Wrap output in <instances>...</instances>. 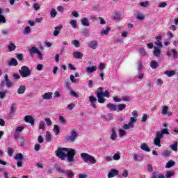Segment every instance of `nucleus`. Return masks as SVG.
<instances>
[{"label":"nucleus","mask_w":178,"mask_h":178,"mask_svg":"<svg viewBox=\"0 0 178 178\" xmlns=\"http://www.w3.org/2000/svg\"><path fill=\"white\" fill-rule=\"evenodd\" d=\"M88 47L92 48V49H97V47H98V41L92 40L88 43Z\"/></svg>","instance_id":"obj_14"},{"label":"nucleus","mask_w":178,"mask_h":178,"mask_svg":"<svg viewBox=\"0 0 178 178\" xmlns=\"http://www.w3.org/2000/svg\"><path fill=\"white\" fill-rule=\"evenodd\" d=\"M72 44L74 45L76 48H79L80 47V42L77 40H74L72 42Z\"/></svg>","instance_id":"obj_44"},{"label":"nucleus","mask_w":178,"mask_h":178,"mask_svg":"<svg viewBox=\"0 0 178 178\" xmlns=\"http://www.w3.org/2000/svg\"><path fill=\"white\" fill-rule=\"evenodd\" d=\"M10 52H12V51H15L16 49V45H15L14 43L10 42V44L8 47Z\"/></svg>","instance_id":"obj_34"},{"label":"nucleus","mask_w":178,"mask_h":178,"mask_svg":"<svg viewBox=\"0 0 178 178\" xmlns=\"http://www.w3.org/2000/svg\"><path fill=\"white\" fill-rule=\"evenodd\" d=\"M122 101H124L125 102H130V101H131V98L129 96H122Z\"/></svg>","instance_id":"obj_40"},{"label":"nucleus","mask_w":178,"mask_h":178,"mask_svg":"<svg viewBox=\"0 0 178 178\" xmlns=\"http://www.w3.org/2000/svg\"><path fill=\"white\" fill-rule=\"evenodd\" d=\"M6 97V91L0 92V98L3 99Z\"/></svg>","instance_id":"obj_58"},{"label":"nucleus","mask_w":178,"mask_h":178,"mask_svg":"<svg viewBox=\"0 0 178 178\" xmlns=\"http://www.w3.org/2000/svg\"><path fill=\"white\" fill-rule=\"evenodd\" d=\"M111 31V27L107 26L105 29H103L101 32L102 35H108Z\"/></svg>","instance_id":"obj_28"},{"label":"nucleus","mask_w":178,"mask_h":178,"mask_svg":"<svg viewBox=\"0 0 178 178\" xmlns=\"http://www.w3.org/2000/svg\"><path fill=\"white\" fill-rule=\"evenodd\" d=\"M165 74H166V76L168 77H172V76H175V71H165Z\"/></svg>","instance_id":"obj_37"},{"label":"nucleus","mask_w":178,"mask_h":178,"mask_svg":"<svg viewBox=\"0 0 178 178\" xmlns=\"http://www.w3.org/2000/svg\"><path fill=\"white\" fill-rule=\"evenodd\" d=\"M24 120L26 123H30L31 126H34V118L31 115H26L24 117Z\"/></svg>","instance_id":"obj_13"},{"label":"nucleus","mask_w":178,"mask_h":178,"mask_svg":"<svg viewBox=\"0 0 178 178\" xmlns=\"http://www.w3.org/2000/svg\"><path fill=\"white\" fill-rule=\"evenodd\" d=\"M44 120L47 126H51L52 124V121L51 120L50 118H45Z\"/></svg>","instance_id":"obj_57"},{"label":"nucleus","mask_w":178,"mask_h":178,"mask_svg":"<svg viewBox=\"0 0 178 178\" xmlns=\"http://www.w3.org/2000/svg\"><path fill=\"white\" fill-rule=\"evenodd\" d=\"M39 129L40 130H44L45 129V124L44 122L41 121L39 124Z\"/></svg>","instance_id":"obj_54"},{"label":"nucleus","mask_w":178,"mask_h":178,"mask_svg":"<svg viewBox=\"0 0 178 178\" xmlns=\"http://www.w3.org/2000/svg\"><path fill=\"white\" fill-rule=\"evenodd\" d=\"M140 148L141 149H143V151H146V152H151V149H149V147H148V145L145 144V143H143L140 145Z\"/></svg>","instance_id":"obj_25"},{"label":"nucleus","mask_w":178,"mask_h":178,"mask_svg":"<svg viewBox=\"0 0 178 178\" xmlns=\"http://www.w3.org/2000/svg\"><path fill=\"white\" fill-rule=\"evenodd\" d=\"M30 56L33 58L35 54L38 52V48L36 47H32L31 49H29Z\"/></svg>","instance_id":"obj_16"},{"label":"nucleus","mask_w":178,"mask_h":178,"mask_svg":"<svg viewBox=\"0 0 178 178\" xmlns=\"http://www.w3.org/2000/svg\"><path fill=\"white\" fill-rule=\"evenodd\" d=\"M164 176H165V178H170V177L175 176V172L168 171Z\"/></svg>","instance_id":"obj_33"},{"label":"nucleus","mask_w":178,"mask_h":178,"mask_svg":"<svg viewBox=\"0 0 178 178\" xmlns=\"http://www.w3.org/2000/svg\"><path fill=\"white\" fill-rule=\"evenodd\" d=\"M175 165H176V161L170 160L166 163L165 168L166 169H170V168H172V166H175Z\"/></svg>","instance_id":"obj_23"},{"label":"nucleus","mask_w":178,"mask_h":178,"mask_svg":"<svg viewBox=\"0 0 178 178\" xmlns=\"http://www.w3.org/2000/svg\"><path fill=\"white\" fill-rule=\"evenodd\" d=\"M17 59H18V60H23V54H17Z\"/></svg>","instance_id":"obj_63"},{"label":"nucleus","mask_w":178,"mask_h":178,"mask_svg":"<svg viewBox=\"0 0 178 178\" xmlns=\"http://www.w3.org/2000/svg\"><path fill=\"white\" fill-rule=\"evenodd\" d=\"M144 14L143 13H138L136 19H138V20H144Z\"/></svg>","instance_id":"obj_49"},{"label":"nucleus","mask_w":178,"mask_h":178,"mask_svg":"<svg viewBox=\"0 0 178 178\" xmlns=\"http://www.w3.org/2000/svg\"><path fill=\"white\" fill-rule=\"evenodd\" d=\"M99 91L96 92V96L97 97V101L99 104H105V98L102 97V95L104 94V88L102 87L99 88Z\"/></svg>","instance_id":"obj_5"},{"label":"nucleus","mask_w":178,"mask_h":178,"mask_svg":"<svg viewBox=\"0 0 178 178\" xmlns=\"http://www.w3.org/2000/svg\"><path fill=\"white\" fill-rule=\"evenodd\" d=\"M17 60L16 58H13L10 60V62L8 63V66H17Z\"/></svg>","instance_id":"obj_21"},{"label":"nucleus","mask_w":178,"mask_h":178,"mask_svg":"<svg viewBox=\"0 0 178 178\" xmlns=\"http://www.w3.org/2000/svg\"><path fill=\"white\" fill-rule=\"evenodd\" d=\"M113 159L114 161H119L120 159V152H118L113 156Z\"/></svg>","instance_id":"obj_38"},{"label":"nucleus","mask_w":178,"mask_h":178,"mask_svg":"<svg viewBox=\"0 0 178 178\" xmlns=\"http://www.w3.org/2000/svg\"><path fill=\"white\" fill-rule=\"evenodd\" d=\"M117 108L118 111H123L124 109H126V104H118L117 106Z\"/></svg>","instance_id":"obj_39"},{"label":"nucleus","mask_w":178,"mask_h":178,"mask_svg":"<svg viewBox=\"0 0 178 178\" xmlns=\"http://www.w3.org/2000/svg\"><path fill=\"white\" fill-rule=\"evenodd\" d=\"M42 67H44V65L42 64H38L36 67V69L39 72H41V70H42Z\"/></svg>","instance_id":"obj_61"},{"label":"nucleus","mask_w":178,"mask_h":178,"mask_svg":"<svg viewBox=\"0 0 178 178\" xmlns=\"http://www.w3.org/2000/svg\"><path fill=\"white\" fill-rule=\"evenodd\" d=\"M168 109H169V107L168 106H163V110H162V114L167 115Z\"/></svg>","instance_id":"obj_42"},{"label":"nucleus","mask_w":178,"mask_h":178,"mask_svg":"<svg viewBox=\"0 0 178 178\" xmlns=\"http://www.w3.org/2000/svg\"><path fill=\"white\" fill-rule=\"evenodd\" d=\"M1 23H6V18H5L3 15H0V24H1Z\"/></svg>","instance_id":"obj_53"},{"label":"nucleus","mask_w":178,"mask_h":178,"mask_svg":"<svg viewBox=\"0 0 178 178\" xmlns=\"http://www.w3.org/2000/svg\"><path fill=\"white\" fill-rule=\"evenodd\" d=\"M81 23L82 26H85L86 27H90V21L88 20V18H87V17H83L81 19Z\"/></svg>","instance_id":"obj_17"},{"label":"nucleus","mask_w":178,"mask_h":178,"mask_svg":"<svg viewBox=\"0 0 178 178\" xmlns=\"http://www.w3.org/2000/svg\"><path fill=\"white\" fill-rule=\"evenodd\" d=\"M109 98L111 97V94H109V91L105 90L104 92H103L102 98L104 97Z\"/></svg>","instance_id":"obj_45"},{"label":"nucleus","mask_w":178,"mask_h":178,"mask_svg":"<svg viewBox=\"0 0 178 178\" xmlns=\"http://www.w3.org/2000/svg\"><path fill=\"white\" fill-rule=\"evenodd\" d=\"M38 141L39 144H42V143H44V138H42V136H38Z\"/></svg>","instance_id":"obj_62"},{"label":"nucleus","mask_w":178,"mask_h":178,"mask_svg":"<svg viewBox=\"0 0 178 178\" xmlns=\"http://www.w3.org/2000/svg\"><path fill=\"white\" fill-rule=\"evenodd\" d=\"M167 56H173L174 59H177V51L175 49H172L167 51Z\"/></svg>","instance_id":"obj_8"},{"label":"nucleus","mask_w":178,"mask_h":178,"mask_svg":"<svg viewBox=\"0 0 178 178\" xmlns=\"http://www.w3.org/2000/svg\"><path fill=\"white\" fill-rule=\"evenodd\" d=\"M94 72H97L96 66L88 67L86 68L87 73H94Z\"/></svg>","instance_id":"obj_26"},{"label":"nucleus","mask_w":178,"mask_h":178,"mask_svg":"<svg viewBox=\"0 0 178 178\" xmlns=\"http://www.w3.org/2000/svg\"><path fill=\"white\" fill-rule=\"evenodd\" d=\"M56 155L62 161L67 158L68 162H74V156L76 155V150L72 148L59 147L56 151Z\"/></svg>","instance_id":"obj_1"},{"label":"nucleus","mask_w":178,"mask_h":178,"mask_svg":"<svg viewBox=\"0 0 178 178\" xmlns=\"http://www.w3.org/2000/svg\"><path fill=\"white\" fill-rule=\"evenodd\" d=\"M40 4H38V3H35L33 4V9L35 10H40Z\"/></svg>","instance_id":"obj_55"},{"label":"nucleus","mask_w":178,"mask_h":178,"mask_svg":"<svg viewBox=\"0 0 178 178\" xmlns=\"http://www.w3.org/2000/svg\"><path fill=\"white\" fill-rule=\"evenodd\" d=\"M16 161H23V154L22 153H17L15 156Z\"/></svg>","instance_id":"obj_31"},{"label":"nucleus","mask_w":178,"mask_h":178,"mask_svg":"<svg viewBox=\"0 0 178 178\" xmlns=\"http://www.w3.org/2000/svg\"><path fill=\"white\" fill-rule=\"evenodd\" d=\"M122 176L123 177H127L129 176V171L127 170H124Z\"/></svg>","instance_id":"obj_56"},{"label":"nucleus","mask_w":178,"mask_h":178,"mask_svg":"<svg viewBox=\"0 0 178 178\" xmlns=\"http://www.w3.org/2000/svg\"><path fill=\"white\" fill-rule=\"evenodd\" d=\"M24 130V127H18L16 128L15 131L16 133H22Z\"/></svg>","instance_id":"obj_52"},{"label":"nucleus","mask_w":178,"mask_h":178,"mask_svg":"<svg viewBox=\"0 0 178 178\" xmlns=\"http://www.w3.org/2000/svg\"><path fill=\"white\" fill-rule=\"evenodd\" d=\"M45 140L47 143H51V141H52V136H51L49 131L46 132Z\"/></svg>","instance_id":"obj_27"},{"label":"nucleus","mask_w":178,"mask_h":178,"mask_svg":"<svg viewBox=\"0 0 178 178\" xmlns=\"http://www.w3.org/2000/svg\"><path fill=\"white\" fill-rule=\"evenodd\" d=\"M155 45H156L157 48H162L163 46L162 44V36H157L156 38V41L154 42Z\"/></svg>","instance_id":"obj_11"},{"label":"nucleus","mask_w":178,"mask_h":178,"mask_svg":"<svg viewBox=\"0 0 178 178\" xmlns=\"http://www.w3.org/2000/svg\"><path fill=\"white\" fill-rule=\"evenodd\" d=\"M161 47H158L156 46H154V51L153 55L156 56V58H161Z\"/></svg>","instance_id":"obj_10"},{"label":"nucleus","mask_w":178,"mask_h":178,"mask_svg":"<svg viewBox=\"0 0 178 178\" xmlns=\"http://www.w3.org/2000/svg\"><path fill=\"white\" fill-rule=\"evenodd\" d=\"M70 80L72 81V83H77V80L74 79V76L73 74L70 75Z\"/></svg>","instance_id":"obj_59"},{"label":"nucleus","mask_w":178,"mask_h":178,"mask_svg":"<svg viewBox=\"0 0 178 178\" xmlns=\"http://www.w3.org/2000/svg\"><path fill=\"white\" fill-rule=\"evenodd\" d=\"M73 56L76 59H81V58L83 56V54L80 51H75L73 53Z\"/></svg>","instance_id":"obj_22"},{"label":"nucleus","mask_w":178,"mask_h":178,"mask_svg":"<svg viewBox=\"0 0 178 178\" xmlns=\"http://www.w3.org/2000/svg\"><path fill=\"white\" fill-rule=\"evenodd\" d=\"M15 113H16V104L13 103L10 108V116H13Z\"/></svg>","instance_id":"obj_18"},{"label":"nucleus","mask_w":178,"mask_h":178,"mask_svg":"<svg viewBox=\"0 0 178 178\" xmlns=\"http://www.w3.org/2000/svg\"><path fill=\"white\" fill-rule=\"evenodd\" d=\"M19 73L23 79L29 77V76L31 75V71L30 70V68L26 65H24L21 67V70H19Z\"/></svg>","instance_id":"obj_3"},{"label":"nucleus","mask_w":178,"mask_h":178,"mask_svg":"<svg viewBox=\"0 0 178 178\" xmlns=\"http://www.w3.org/2000/svg\"><path fill=\"white\" fill-rule=\"evenodd\" d=\"M119 175V170L116 169H112L108 174V178L115 177V176H118Z\"/></svg>","instance_id":"obj_12"},{"label":"nucleus","mask_w":178,"mask_h":178,"mask_svg":"<svg viewBox=\"0 0 178 178\" xmlns=\"http://www.w3.org/2000/svg\"><path fill=\"white\" fill-rule=\"evenodd\" d=\"M121 17L122 15H120V13H117L114 15V20H120Z\"/></svg>","instance_id":"obj_50"},{"label":"nucleus","mask_w":178,"mask_h":178,"mask_svg":"<svg viewBox=\"0 0 178 178\" xmlns=\"http://www.w3.org/2000/svg\"><path fill=\"white\" fill-rule=\"evenodd\" d=\"M110 138L112 140V141H116V138H118V134H116V130H115V128L111 129Z\"/></svg>","instance_id":"obj_15"},{"label":"nucleus","mask_w":178,"mask_h":178,"mask_svg":"<svg viewBox=\"0 0 178 178\" xmlns=\"http://www.w3.org/2000/svg\"><path fill=\"white\" fill-rule=\"evenodd\" d=\"M136 118L131 117L130 118L129 122L128 124H124L122 127L124 130H129V129H133L134 127V123H136Z\"/></svg>","instance_id":"obj_6"},{"label":"nucleus","mask_w":178,"mask_h":178,"mask_svg":"<svg viewBox=\"0 0 178 178\" xmlns=\"http://www.w3.org/2000/svg\"><path fill=\"white\" fill-rule=\"evenodd\" d=\"M81 158L85 162V163H88V162L90 163L92 165H95L97 163V160L95 157L90 155L88 153H81Z\"/></svg>","instance_id":"obj_2"},{"label":"nucleus","mask_w":178,"mask_h":178,"mask_svg":"<svg viewBox=\"0 0 178 178\" xmlns=\"http://www.w3.org/2000/svg\"><path fill=\"white\" fill-rule=\"evenodd\" d=\"M77 136L78 134L76 129H72L70 136H67L65 138V140L69 143H74V141H76V139L77 138Z\"/></svg>","instance_id":"obj_4"},{"label":"nucleus","mask_w":178,"mask_h":178,"mask_svg":"<svg viewBox=\"0 0 178 178\" xmlns=\"http://www.w3.org/2000/svg\"><path fill=\"white\" fill-rule=\"evenodd\" d=\"M25 91H26V86H22L18 88L17 94H24Z\"/></svg>","instance_id":"obj_30"},{"label":"nucleus","mask_w":178,"mask_h":178,"mask_svg":"<svg viewBox=\"0 0 178 178\" xmlns=\"http://www.w3.org/2000/svg\"><path fill=\"white\" fill-rule=\"evenodd\" d=\"M70 24H71L73 29H77V21L72 19L70 21Z\"/></svg>","instance_id":"obj_35"},{"label":"nucleus","mask_w":178,"mask_h":178,"mask_svg":"<svg viewBox=\"0 0 178 178\" xmlns=\"http://www.w3.org/2000/svg\"><path fill=\"white\" fill-rule=\"evenodd\" d=\"M56 15H58V13L56 12V10L52 9L51 11L50 12V15L52 19H54V17H56Z\"/></svg>","instance_id":"obj_36"},{"label":"nucleus","mask_w":178,"mask_h":178,"mask_svg":"<svg viewBox=\"0 0 178 178\" xmlns=\"http://www.w3.org/2000/svg\"><path fill=\"white\" fill-rule=\"evenodd\" d=\"M53 131L56 134V136H58V134H59V133L60 131V129H59V126L54 125Z\"/></svg>","instance_id":"obj_32"},{"label":"nucleus","mask_w":178,"mask_h":178,"mask_svg":"<svg viewBox=\"0 0 178 178\" xmlns=\"http://www.w3.org/2000/svg\"><path fill=\"white\" fill-rule=\"evenodd\" d=\"M89 102H90V106L97 109V105H95V102H97V97L92 95L89 96Z\"/></svg>","instance_id":"obj_9"},{"label":"nucleus","mask_w":178,"mask_h":178,"mask_svg":"<svg viewBox=\"0 0 178 178\" xmlns=\"http://www.w3.org/2000/svg\"><path fill=\"white\" fill-rule=\"evenodd\" d=\"M163 138V136H162V134L161 132H156V137L154 139V145H156V147H161V140Z\"/></svg>","instance_id":"obj_7"},{"label":"nucleus","mask_w":178,"mask_h":178,"mask_svg":"<svg viewBox=\"0 0 178 178\" xmlns=\"http://www.w3.org/2000/svg\"><path fill=\"white\" fill-rule=\"evenodd\" d=\"M158 65V62H156L155 60H152L150 63V67H152V69H156Z\"/></svg>","instance_id":"obj_29"},{"label":"nucleus","mask_w":178,"mask_h":178,"mask_svg":"<svg viewBox=\"0 0 178 178\" xmlns=\"http://www.w3.org/2000/svg\"><path fill=\"white\" fill-rule=\"evenodd\" d=\"M149 5V1H146L140 3V6L143 8H147Z\"/></svg>","instance_id":"obj_48"},{"label":"nucleus","mask_w":178,"mask_h":178,"mask_svg":"<svg viewBox=\"0 0 178 178\" xmlns=\"http://www.w3.org/2000/svg\"><path fill=\"white\" fill-rule=\"evenodd\" d=\"M30 33H31V28L30 26L25 27L24 34H30Z\"/></svg>","instance_id":"obj_43"},{"label":"nucleus","mask_w":178,"mask_h":178,"mask_svg":"<svg viewBox=\"0 0 178 178\" xmlns=\"http://www.w3.org/2000/svg\"><path fill=\"white\" fill-rule=\"evenodd\" d=\"M143 69H144V66H143V64L141 62L138 63V72H143Z\"/></svg>","instance_id":"obj_47"},{"label":"nucleus","mask_w":178,"mask_h":178,"mask_svg":"<svg viewBox=\"0 0 178 178\" xmlns=\"http://www.w3.org/2000/svg\"><path fill=\"white\" fill-rule=\"evenodd\" d=\"M106 107L108 108V109H110V111H116V109H118V106L112 103L108 104L106 105Z\"/></svg>","instance_id":"obj_24"},{"label":"nucleus","mask_w":178,"mask_h":178,"mask_svg":"<svg viewBox=\"0 0 178 178\" xmlns=\"http://www.w3.org/2000/svg\"><path fill=\"white\" fill-rule=\"evenodd\" d=\"M65 175H66L68 178H72L74 176V175L72 171H68V170L65 171Z\"/></svg>","instance_id":"obj_41"},{"label":"nucleus","mask_w":178,"mask_h":178,"mask_svg":"<svg viewBox=\"0 0 178 178\" xmlns=\"http://www.w3.org/2000/svg\"><path fill=\"white\" fill-rule=\"evenodd\" d=\"M60 30H62V26H56L54 28V31L53 33V35L54 37H58L59 35V33H60Z\"/></svg>","instance_id":"obj_19"},{"label":"nucleus","mask_w":178,"mask_h":178,"mask_svg":"<svg viewBox=\"0 0 178 178\" xmlns=\"http://www.w3.org/2000/svg\"><path fill=\"white\" fill-rule=\"evenodd\" d=\"M140 54L142 56H145V55H147V52H145V49H144V48L140 49Z\"/></svg>","instance_id":"obj_60"},{"label":"nucleus","mask_w":178,"mask_h":178,"mask_svg":"<svg viewBox=\"0 0 178 178\" xmlns=\"http://www.w3.org/2000/svg\"><path fill=\"white\" fill-rule=\"evenodd\" d=\"M53 93L51 92H46L42 95L43 99H51L52 98Z\"/></svg>","instance_id":"obj_20"},{"label":"nucleus","mask_w":178,"mask_h":178,"mask_svg":"<svg viewBox=\"0 0 178 178\" xmlns=\"http://www.w3.org/2000/svg\"><path fill=\"white\" fill-rule=\"evenodd\" d=\"M160 134H161V136H163V134L169 135L170 133L167 129H161V132H160Z\"/></svg>","instance_id":"obj_51"},{"label":"nucleus","mask_w":178,"mask_h":178,"mask_svg":"<svg viewBox=\"0 0 178 178\" xmlns=\"http://www.w3.org/2000/svg\"><path fill=\"white\" fill-rule=\"evenodd\" d=\"M151 178H158V172H154Z\"/></svg>","instance_id":"obj_64"},{"label":"nucleus","mask_w":178,"mask_h":178,"mask_svg":"<svg viewBox=\"0 0 178 178\" xmlns=\"http://www.w3.org/2000/svg\"><path fill=\"white\" fill-rule=\"evenodd\" d=\"M170 148L172 151H177V142L171 145Z\"/></svg>","instance_id":"obj_46"}]
</instances>
